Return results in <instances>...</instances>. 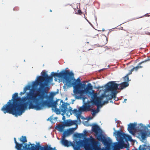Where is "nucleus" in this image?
Listing matches in <instances>:
<instances>
[{"label":"nucleus","instance_id":"obj_34","mask_svg":"<svg viewBox=\"0 0 150 150\" xmlns=\"http://www.w3.org/2000/svg\"><path fill=\"white\" fill-rule=\"evenodd\" d=\"M134 71V68L130 70L129 71V72L128 74L127 75L128 76L129 75H130L132 74V72Z\"/></svg>","mask_w":150,"mask_h":150},{"label":"nucleus","instance_id":"obj_2","mask_svg":"<svg viewBox=\"0 0 150 150\" xmlns=\"http://www.w3.org/2000/svg\"><path fill=\"white\" fill-rule=\"evenodd\" d=\"M56 73H59L52 72L51 74V76H48L46 72H42L41 74L43 78L39 80L40 76H38L35 81L32 82V88L30 90L29 93H28V98L33 99L38 98L41 94H47L48 88L49 87V83L52 81V77L59 78L58 76H55V74Z\"/></svg>","mask_w":150,"mask_h":150},{"label":"nucleus","instance_id":"obj_49","mask_svg":"<svg viewBox=\"0 0 150 150\" xmlns=\"http://www.w3.org/2000/svg\"><path fill=\"white\" fill-rule=\"evenodd\" d=\"M95 20L96 21V17H95Z\"/></svg>","mask_w":150,"mask_h":150},{"label":"nucleus","instance_id":"obj_62","mask_svg":"<svg viewBox=\"0 0 150 150\" xmlns=\"http://www.w3.org/2000/svg\"><path fill=\"white\" fill-rule=\"evenodd\" d=\"M149 134H150V132H149Z\"/></svg>","mask_w":150,"mask_h":150},{"label":"nucleus","instance_id":"obj_26","mask_svg":"<svg viewBox=\"0 0 150 150\" xmlns=\"http://www.w3.org/2000/svg\"><path fill=\"white\" fill-rule=\"evenodd\" d=\"M69 134L70 135L72 134L74 132V129L73 128H69V129H67Z\"/></svg>","mask_w":150,"mask_h":150},{"label":"nucleus","instance_id":"obj_48","mask_svg":"<svg viewBox=\"0 0 150 150\" xmlns=\"http://www.w3.org/2000/svg\"><path fill=\"white\" fill-rule=\"evenodd\" d=\"M110 103H113V101H112V100H110Z\"/></svg>","mask_w":150,"mask_h":150},{"label":"nucleus","instance_id":"obj_57","mask_svg":"<svg viewBox=\"0 0 150 150\" xmlns=\"http://www.w3.org/2000/svg\"><path fill=\"white\" fill-rule=\"evenodd\" d=\"M116 120H117V119H116V118H115V121H116Z\"/></svg>","mask_w":150,"mask_h":150},{"label":"nucleus","instance_id":"obj_50","mask_svg":"<svg viewBox=\"0 0 150 150\" xmlns=\"http://www.w3.org/2000/svg\"><path fill=\"white\" fill-rule=\"evenodd\" d=\"M91 117H89V118L88 119L89 120H90L91 119Z\"/></svg>","mask_w":150,"mask_h":150},{"label":"nucleus","instance_id":"obj_8","mask_svg":"<svg viewBox=\"0 0 150 150\" xmlns=\"http://www.w3.org/2000/svg\"><path fill=\"white\" fill-rule=\"evenodd\" d=\"M89 139H87L84 141L79 140L75 142L72 143L65 139L62 138V143L65 146L69 147L71 145L74 150H80V147H86L88 146Z\"/></svg>","mask_w":150,"mask_h":150},{"label":"nucleus","instance_id":"obj_33","mask_svg":"<svg viewBox=\"0 0 150 150\" xmlns=\"http://www.w3.org/2000/svg\"><path fill=\"white\" fill-rule=\"evenodd\" d=\"M91 111L93 112L92 114L93 116L96 113H97V112H96V110H95L92 109L91 110Z\"/></svg>","mask_w":150,"mask_h":150},{"label":"nucleus","instance_id":"obj_14","mask_svg":"<svg viewBox=\"0 0 150 150\" xmlns=\"http://www.w3.org/2000/svg\"><path fill=\"white\" fill-rule=\"evenodd\" d=\"M35 146L36 149L39 148L40 149V150H56L55 148L54 149H53L50 146H45L44 147H42L40 146L39 143H38L37 146L36 145Z\"/></svg>","mask_w":150,"mask_h":150},{"label":"nucleus","instance_id":"obj_11","mask_svg":"<svg viewBox=\"0 0 150 150\" xmlns=\"http://www.w3.org/2000/svg\"><path fill=\"white\" fill-rule=\"evenodd\" d=\"M103 96H98V97L96 99V101H97V102H99L98 104H94L93 103L94 102L92 100H91V101L93 104L97 106V108L96 109V112H98L100 110L99 109V106H100L101 107L102 105V101L103 99H102V97Z\"/></svg>","mask_w":150,"mask_h":150},{"label":"nucleus","instance_id":"obj_17","mask_svg":"<svg viewBox=\"0 0 150 150\" xmlns=\"http://www.w3.org/2000/svg\"><path fill=\"white\" fill-rule=\"evenodd\" d=\"M113 129L114 130V132H113V135L115 136L117 140H118L120 136V135H119V133L122 134L123 132L120 129H119L118 130H116L115 128H114Z\"/></svg>","mask_w":150,"mask_h":150},{"label":"nucleus","instance_id":"obj_5","mask_svg":"<svg viewBox=\"0 0 150 150\" xmlns=\"http://www.w3.org/2000/svg\"><path fill=\"white\" fill-rule=\"evenodd\" d=\"M129 83L127 82H123L121 83L117 84L115 81H110L105 85V91H111L110 95H107L105 93L102 94L100 96H103L102 99L106 98V100L104 101L102 104H107L108 103V100L113 98H115L118 92L117 89L122 90L127 87L129 86Z\"/></svg>","mask_w":150,"mask_h":150},{"label":"nucleus","instance_id":"obj_30","mask_svg":"<svg viewBox=\"0 0 150 150\" xmlns=\"http://www.w3.org/2000/svg\"><path fill=\"white\" fill-rule=\"evenodd\" d=\"M77 117V119L75 120H77V121H78L79 123H81V120H80V117H81V115H77L76 116Z\"/></svg>","mask_w":150,"mask_h":150},{"label":"nucleus","instance_id":"obj_32","mask_svg":"<svg viewBox=\"0 0 150 150\" xmlns=\"http://www.w3.org/2000/svg\"><path fill=\"white\" fill-rule=\"evenodd\" d=\"M58 91V90H57ZM58 93V91H57V92H53L51 94V96H50L51 97H52V100H53V97L55 96V95H56L57 94V93Z\"/></svg>","mask_w":150,"mask_h":150},{"label":"nucleus","instance_id":"obj_59","mask_svg":"<svg viewBox=\"0 0 150 150\" xmlns=\"http://www.w3.org/2000/svg\"><path fill=\"white\" fill-rule=\"evenodd\" d=\"M68 112H69V111H67V113H68Z\"/></svg>","mask_w":150,"mask_h":150},{"label":"nucleus","instance_id":"obj_36","mask_svg":"<svg viewBox=\"0 0 150 150\" xmlns=\"http://www.w3.org/2000/svg\"><path fill=\"white\" fill-rule=\"evenodd\" d=\"M61 111L63 112V113L61 114L63 116H64V114H65L66 111H63L62 110H61Z\"/></svg>","mask_w":150,"mask_h":150},{"label":"nucleus","instance_id":"obj_29","mask_svg":"<svg viewBox=\"0 0 150 150\" xmlns=\"http://www.w3.org/2000/svg\"><path fill=\"white\" fill-rule=\"evenodd\" d=\"M89 146V144L88 146H86V147H84L85 148V150H92L91 149H89L88 147ZM95 150H102L100 148H96L95 149Z\"/></svg>","mask_w":150,"mask_h":150},{"label":"nucleus","instance_id":"obj_46","mask_svg":"<svg viewBox=\"0 0 150 150\" xmlns=\"http://www.w3.org/2000/svg\"><path fill=\"white\" fill-rule=\"evenodd\" d=\"M78 12L79 13H81V10H79L78 11Z\"/></svg>","mask_w":150,"mask_h":150},{"label":"nucleus","instance_id":"obj_1","mask_svg":"<svg viewBox=\"0 0 150 150\" xmlns=\"http://www.w3.org/2000/svg\"><path fill=\"white\" fill-rule=\"evenodd\" d=\"M32 83L29 82L24 88L23 91L21 92L20 94L21 96L24 94L28 90H29L26 93L25 96L21 98L18 97V93H16L13 95L12 98L1 109V110L4 114L8 113L12 114L16 117L20 116L24 113L28 105L30 109H34L30 106L31 105H34L33 99H29L28 97V93L32 88Z\"/></svg>","mask_w":150,"mask_h":150},{"label":"nucleus","instance_id":"obj_35","mask_svg":"<svg viewBox=\"0 0 150 150\" xmlns=\"http://www.w3.org/2000/svg\"><path fill=\"white\" fill-rule=\"evenodd\" d=\"M79 138H81L84 136V134L83 133H79Z\"/></svg>","mask_w":150,"mask_h":150},{"label":"nucleus","instance_id":"obj_42","mask_svg":"<svg viewBox=\"0 0 150 150\" xmlns=\"http://www.w3.org/2000/svg\"><path fill=\"white\" fill-rule=\"evenodd\" d=\"M72 108L71 107H69V110L70 111V112L71 111V112L72 111Z\"/></svg>","mask_w":150,"mask_h":150},{"label":"nucleus","instance_id":"obj_13","mask_svg":"<svg viewBox=\"0 0 150 150\" xmlns=\"http://www.w3.org/2000/svg\"><path fill=\"white\" fill-rule=\"evenodd\" d=\"M59 101H60L59 105H60L59 107L60 108V107H61V108L60 109L61 110L67 111V105H69V103H65L62 100L59 99Z\"/></svg>","mask_w":150,"mask_h":150},{"label":"nucleus","instance_id":"obj_9","mask_svg":"<svg viewBox=\"0 0 150 150\" xmlns=\"http://www.w3.org/2000/svg\"><path fill=\"white\" fill-rule=\"evenodd\" d=\"M14 140L16 144L15 148L17 150H36L35 146L34 144H32L30 147V144L28 145L27 144L23 143L19 144L17 142L15 137L14 138Z\"/></svg>","mask_w":150,"mask_h":150},{"label":"nucleus","instance_id":"obj_52","mask_svg":"<svg viewBox=\"0 0 150 150\" xmlns=\"http://www.w3.org/2000/svg\"><path fill=\"white\" fill-rule=\"evenodd\" d=\"M104 30H104V29H102V30H103V31H104Z\"/></svg>","mask_w":150,"mask_h":150},{"label":"nucleus","instance_id":"obj_56","mask_svg":"<svg viewBox=\"0 0 150 150\" xmlns=\"http://www.w3.org/2000/svg\"><path fill=\"white\" fill-rule=\"evenodd\" d=\"M100 88V87H98V88Z\"/></svg>","mask_w":150,"mask_h":150},{"label":"nucleus","instance_id":"obj_12","mask_svg":"<svg viewBox=\"0 0 150 150\" xmlns=\"http://www.w3.org/2000/svg\"><path fill=\"white\" fill-rule=\"evenodd\" d=\"M83 102V104L82 106L80 107L82 112L90 111L91 105L88 103H86L85 100L84 102Z\"/></svg>","mask_w":150,"mask_h":150},{"label":"nucleus","instance_id":"obj_54","mask_svg":"<svg viewBox=\"0 0 150 150\" xmlns=\"http://www.w3.org/2000/svg\"><path fill=\"white\" fill-rule=\"evenodd\" d=\"M86 20L87 21H88L86 19Z\"/></svg>","mask_w":150,"mask_h":150},{"label":"nucleus","instance_id":"obj_53","mask_svg":"<svg viewBox=\"0 0 150 150\" xmlns=\"http://www.w3.org/2000/svg\"><path fill=\"white\" fill-rule=\"evenodd\" d=\"M50 12H52V10H51V9H50Z\"/></svg>","mask_w":150,"mask_h":150},{"label":"nucleus","instance_id":"obj_58","mask_svg":"<svg viewBox=\"0 0 150 150\" xmlns=\"http://www.w3.org/2000/svg\"><path fill=\"white\" fill-rule=\"evenodd\" d=\"M67 98H66V100H67Z\"/></svg>","mask_w":150,"mask_h":150},{"label":"nucleus","instance_id":"obj_21","mask_svg":"<svg viewBox=\"0 0 150 150\" xmlns=\"http://www.w3.org/2000/svg\"><path fill=\"white\" fill-rule=\"evenodd\" d=\"M150 60V59H148L145 61H142L139 63L137 66L135 67H134L133 68H134V70H135V71H137L139 68H141L142 67L140 65L142 63L145 62L147 61Z\"/></svg>","mask_w":150,"mask_h":150},{"label":"nucleus","instance_id":"obj_45","mask_svg":"<svg viewBox=\"0 0 150 150\" xmlns=\"http://www.w3.org/2000/svg\"><path fill=\"white\" fill-rule=\"evenodd\" d=\"M29 144H28V145H29V144H30V147H31V144H31L30 142H29Z\"/></svg>","mask_w":150,"mask_h":150},{"label":"nucleus","instance_id":"obj_43","mask_svg":"<svg viewBox=\"0 0 150 150\" xmlns=\"http://www.w3.org/2000/svg\"><path fill=\"white\" fill-rule=\"evenodd\" d=\"M80 117L81 118V119H83V120H84L85 119V118L83 117L81 115V117Z\"/></svg>","mask_w":150,"mask_h":150},{"label":"nucleus","instance_id":"obj_28","mask_svg":"<svg viewBox=\"0 0 150 150\" xmlns=\"http://www.w3.org/2000/svg\"><path fill=\"white\" fill-rule=\"evenodd\" d=\"M124 80L127 81V82L128 83L130 80H129V78L128 76L127 75L126 76L123 77Z\"/></svg>","mask_w":150,"mask_h":150},{"label":"nucleus","instance_id":"obj_4","mask_svg":"<svg viewBox=\"0 0 150 150\" xmlns=\"http://www.w3.org/2000/svg\"><path fill=\"white\" fill-rule=\"evenodd\" d=\"M35 102L34 105H31L30 106L32 108L36 110H43L46 106L51 107L54 108V112L57 114H60V110L57 108V105H58L57 102L59 99L57 100L54 101L52 100V97L50 96L47 94L43 95L41 94L38 98L33 99Z\"/></svg>","mask_w":150,"mask_h":150},{"label":"nucleus","instance_id":"obj_23","mask_svg":"<svg viewBox=\"0 0 150 150\" xmlns=\"http://www.w3.org/2000/svg\"><path fill=\"white\" fill-rule=\"evenodd\" d=\"M52 117V116H50L47 119V120H49L52 123H54L56 122L58 117H56L53 118Z\"/></svg>","mask_w":150,"mask_h":150},{"label":"nucleus","instance_id":"obj_47","mask_svg":"<svg viewBox=\"0 0 150 150\" xmlns=\"http://www.w3.org/2000/svg\"><path fill=\"white\" fill-rule=\"evenodd\" d=\"M147 35H150V33H149V32H148V33H146Z\"/></svg>","mask_w":150,"mask_h":150},{"label":"nucleus","instance_id":"obj_51","mask_svg":"<svg viewBox=\"0 0 150 150\" xmlns=\"http://www.w3.org/2000/svg\"><path fill=\"white\" fill-rule=\"evenodd\" d=\"M102 69L101 70H100V71H101V70H104V69Z\"/></svg>","mask_w":150,"mask_h":150},{"label":"nucleus","instance_id":"obj_39","mask_svg":"<svg viewBox=\"0 0 150 150\" xmlns=\"http://www.w3.org/2000/svg\"><path fill=\"white\" fill-rule=\"evenodd\" d=\"M65 119V116H63L62 118V120H64V121H66Z\"/></svg>","mask_w":150,"mask_h":150},{"label":"nucleus","instance_id":"obj_40","mask_svg":"<svg viewBox=\"0 0 150 150\" xmlns=\"http://www.w3.org/2000/svg\"><path fill=\"white\" fill-rule=\"evenodd\" d=\"M76 126L74 128H73L74 131L75 129H76L78 127V126H77V125L76 124Z\"/></svg>","mask_w":150,"mask_h":150},{"label":"nucleus","instance_id":"obj_7","mask_svg":"<svg viewBox=\"0 0 150 150\" xmlns=\"http://www.w3.org/2000/svg\"><path fill=\"white\" fill-rule=\"evenodd\" d=\"M94 91L93 90V86L91 83H88L86 85L81 89V91L80 93H77V94H73V96L78 100H82L83 102L84 100L87 99L85 96V94H87L89 97H91V100L94 102V104H98L99 102L96 101V99L98 96L97 93L94 92Z\"/></svg>","mask_w":150,"mask_h":150},{"label":"nucleus","instance_id":"obj_37","mask_svg":"<svg viewBox=\"0 0 150 150\" xmlns=\"http://www.w3.org/2000/svg\"><path fill=\"white\" fill-rule=\"evenodd\" d=\"M76 99H76L75 98V99H72L71 100V102L70 103L71 104H73L74 103V101Z\"/></svg>","mask_w":150,"mask_h":150},{"label":"nucleus","instance_id":"obj_22","mask_svg":"<svg viewBox=\"0 0 150 150\" xmlns=\"http://www.w3.org/2000/svg\"><path fill=\"white\" fill-rule=\"evenodd\" d=\"M65 126L64 124L58 125L56 126V129H57V130L60 132H62L63 131Z\"/></svg>","mask_w":150,"mask_h":150},{"label":"nucleus","instance_id":"obj_25","mask_svg":"<svg viewBox=\"0 0 150 150\" xmlns=\"http://www.w3.org/2000/svg\"><path fill=\"white\" fill-rule=\"evenodd\" d=\"M20 140L21 142H22V143H23L24 142H27V140L26 139V137L25 136H22V138H21L20 139Z\"/></svg>","mask_w":150,"mask_h":150},{"label":"nucleus","instance_id":"obj_41","mask_svg":"<svg viewBox=\"0 0 150 150\" xmlns=\"http://www.w3.org/2000/svg\"><path fill=\"white\" fill-rule=\"evenodd\" d=\"M113 98L115 100V101H117L118 100V99L117 98H116V97H115V98Z\"/></svg>","mask_w":150,"mask_h":150},{"label":"nucleus","instance_id":"obj_18","mask_svg":"<svg viewBox=\"0 0 150 150\" xmlns=\"http://www.w3.org/2000/svg\"><path fill=\"white\" fill-rule=\"evenodd\" d=\"M138 127L140 128L141 130H146L148 129V127L150 128V124L147 125V126L144 125L142 123L139 124Z\"/></svg>","mask_w":150,"mask_h":150},{"label":"nucleus","instance_id":"obj_15","mask_svg":"<svg viewBox=\"0 0 150 150\" xmlns=\"http://www.w3.org/2000/svg\"><path fill=\"white\" fill-rule=\"evenodd\" d=\"M77 122V120H71L69 119L64 121L63 124L65 127L73 125L76 124Z\"/></svg>","mask_w":150,"mask_h":150},{"label":"nucleus","instance_id":"obj_10","mask_svg":"<svg viewBox=\"0 0 150 150\" xmlns=\"http://www.w3.org/2000/svg\"><path fill=\"white\" fill-rule=\"evenodd\" d=\"M119 135H120V136L118 140L120 145H123L124 144V139L126 141L128 140L132 142V140L131 136L126 134L123 132H122V134L119 133Z\"/></svg>","mask_w":150,"mask_h":150},{"label":"nucleus","instance_id":"obj_44","mask_svg":"<svg viewBox=\"0 0 150 150\" xmlns=\"http://www.w3.org/2000/svg\"><path fill=\"white\" fill-rule=\"evenodd\" d=\"M127 100V99L126 98H125L124 99V101L123 102V103L125 102L126 103V101Z\"/></svg>","mask_w":150,"mask_h":150},{"label":"nucleus","instance_id":"obj_31","mask_svg":"<svg viewBox=\"0 0 150 150\" xmlns=\"http://www.w3.org/2000/svg\"><path fill=\"white\" fill-rule=\"evenodd\" d=\"M84 125L86 126H90L91 125L90 124L88 121H85L83 123Z\"/></svg>","mask_w":150,"mask_h":150},{"label":"nucleus","instance_id":"obj_24","mask_svg":"<svg viewBox=\"0 0 150 150\" xmlns=\"http://www.w3.org/2000/svg\"><path fill=\"white\" fill-rule=\"evenodd\" d=\"M70 135L69 134L67 129L63 132V135L62 137V138H65L66 137Z\"/></svg>","mask_w":150,"mask_h":150},{"label":"nucleus","instance_id":"obj_27","mask_svg":"<svg viewBox=\"0 0 150 150\" xmlns=\"http://www.w3.org/2000/svg\"><path fill=\"white\" fill-rule=\"evenodd\" d=\"M100 143L98 141L95 142L93 143L94 147H97L99 145Z\"/></svg>","mask_w":150,"mask_h":150},{"label":"nucleus","instance_id":"obj_61","mask_svg":"<svg viewBox=\"0 0 150 150\" xmlns=\"http://www.w3.org/2000/svg\"><path fill=\"white\" fill-rule=\"evenodd\" d=\"M24 62H25V60H24Z\"/></svg>","mask_w":150,"mask_h":150},{"label":"nucleus","instance_id":"obj_3","mask_svg":"<svg viewBox=\"0 0 150 150\" xmlns=\"http://www.w3.org/2000/svg\"><path fill=\"white\" fill-rule=\"evenodd\" d=\"M55 76H58L60 78H63V83L64 84V89H65L66 86L68 87H73V94H77L80 93L81 89L86 86V84L81 82L79 78L76 79L74 78V74L72 72L63 70L58 74H55Z\"/></svg>","mask_w":150,"mask_h":150},{"label":"nucleus","instance_id":"obj_19","mask_svg":"<svg viewBox=\"0 0 150 150\" xmlns=\"http://www.w3.org/2000/svg\"><path fill=\"white\" fill-rule=\"evenodd\" d=\"M138 128L139 129V130L141 131V137L142 139L143 140H144L146 139V136H147V133L146 131V130H141L140 128L138 127Z\"/></svg>","mask_w":150,"mask_h":150},{"label":"nucleus","instance_id":"obj_60","mask_svg":"<svg viewBox=\"0 0 150 150\" xmlns=\"http://www.w3.org/2000/svg\"><path fill=\"white\" fill-rule=\"evenodd\" d=\"M87 43H89V42H88Z\"/></svg>","mask_w":150,"mask_h":150},{"label":"nucleus","instance_id":"obj_6","mask_svg":"<svg viewBox=\"0 0 150 150\" xmlns=\"http://www.w3.org/2000/svg\"><path fill=\"white\" fill-rule=\"evenodd\" d=\"M92 131L95 132L97 136V138L102 142L103 144L105 146V149L107 150H110L111 148H113V150L114 149L119 148L120 145L118 142H115L112 144V140L110 137L106 138L102 134V130L96 124H94L92 127ZM118 141V140H117Z\"/></svg>","mask_w":150,"mask_h":150},{"label":"nucleus","instance_id":"obj_38","mask_svg":"<svg viewBox=\"0 0 150 150\" xmlns=\"http://www.w3.org/2000/svg\"><path fill=\"white\" fill-rule=\"evenodd\" d=\"M79 134H74V136L76 138L79 137Z\"/></svg>","mask_w":150,"mask_h":150},{"label":"nucleus","instance_id":"obj_16","mask_svg":"<svg viewBox=\"0 0 150 150\" xmlns=\"http://www.w3.org/2000/svg\"><path fill=\"white\" fill-rule=\"evenodd\" d=\"M136 125V124L135 123H130L128 125L127 129L129 133L133 135L134 134V133L132 131V130L134 129Z\"/></svg>","mask_w":150,"mask_h":150},{"label":"nucleus","instance_id":"obj_20","mask_svg":"<svg viewBox=\"0 0 150 150\" xmlns=\"http://www.w3.org/2000/svg\"><path fill=\"white\" fill-rule=\"evenodd\" d=\"M71 112L74 114L76 116L81 115L82 113L80 107L79 108L78 110L77 109H74Z\"/></svg>","mask_w":150,"mask_h":150},{"label":"nucleus","instance_id":"obj_55","mask_svg":"<svg viewBox=\"0 0 150 150\" xmlns=\"http://www.w3.org/2000/svg\"><path fill=\"white\" fill-rule=\"evenodd\" d=\"M70 113H71V112H70ZM72 112H71V113H70L71 114H72Z\"/></svg>","mask_w":150,"mask_h":150}]
</instances>
